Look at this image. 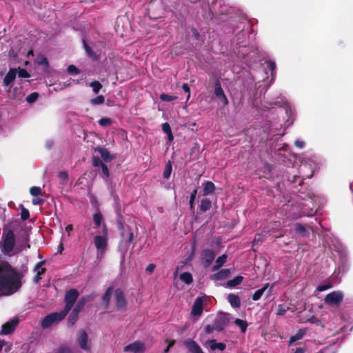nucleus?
Instances as JSON below:
<instances>
[{
    "label": "nucleus",
    "mask_w": 353,
    "mask_h": 353,
    "mask_svg": "<svg viewBox=\"0 0 353 353\" xmlns=\"http://www.w3.org/2000/svg\"><path fill=\"white\" fill-rule=\"evenodd\" d=\"M21 287L19 274L6 262L0 261V295L8 296Z\"/></svg>",
    "instance_id": "1"
},
{
    "label": "nucleus",
    "mask_w": 353,
    "mask_h": 353,
    "mask_svg": "<svg viewBox=\"0 0 353 353\" xmlns=\"http://www.w3.org/2000/svg\"><path fill=\"white\" fill-rule=\"evenodd\" d=\"M1 239L2 241L0 243L1 250L5 255L8 256H14L23 250L30 248L27 240L23 242L21 245H17L15 235L12 230L4 231Z\"/></svg>",
    "instance_id": "2"
},
{
    "label": "nucleus",
    "mask_w": 353,
    "mask_h": 353,
    "mask_svg": "<svg viewBox=\"0 0 353 353\" xmlns=\"http://www.w3.org/2000/svg\"><path fill=\"white\" fill-rule=\"evenodd\" d=\"M319 198L316 196L309 197L299 203V208H301L300 213L292 217V219L298 218L301 216H311L316 211V201Z\"/></svg>",
    "instance_id": "3"
},
{
    "label": "nucleus",
    "mask_w": 353,
    "mask_h": 353,
    "mask_svg": "<svg viewBox=\"0 0 353 353\" xmlns=\"http://www.w3.org/2000/svg\"><path fill=\"white\" fill-rule=\"evenodd\" d=\"M94 243L97 250V256L101 258L108 246V229L105 225H103L102 234L94 237Z\"/></svg>",
    "instance_id": "4"
},
{
    "label": "nucleus",
    "mask_w": 353,
    "mask_h": 353,
    "mask_svg": "<svg viewBox=\"0 0 353 353\" xmlns=\"http://www.w3.org/2000/svg\"><path fill=\"white\" fill-rule=\"evenodd\" d=\"M17 69H10L5 76L3 81V84L6 88L9 97L12 99H20L22 97V95H18L14 93V92L17 91V88L14 89L13 92L10 90L11 85L17 77Z\"/></svg>",
    "instance_id": "5"
},
{
    "label": "nucleus",
    "mask_w": 353,
    "mask_h": 353,
    "mask_svg": "<svg viewBox=\"0 0 353 353\" xmlns=\"http://www.w3.org/2000/svg\"><path fill=\"white\" fill-rule=\"evenodd\" d=\"M68 314L64 310L59 312H53L46 316L41 322L43 328H48L54 324H57L63 319Z\"/></svg>",
    "instance_id": "6"
},
{
    "label": "nucleus",
    "mask_w": 353,
    "mask_h": 353,
    "mask_svg": "<svg viewBox=\"0 0 353 353\" xmlns=\"http://www.w3.org/2000/svg\"><path fill=\"white\" fill-rule=\"evenodd\" d=\"M76 340L83 350L88 352L91 350L92 344L89 336L84 330L81 329L77 332Z\"/></svg>",
    "instance_id": "7"
},
{
    "label": "nucleus",
    "mask_w": 353,
    "mask_h": 353,
    "mask_svg": "<svg viewBox=\"0 0 353 353\" xmlns=\"http://www.w3.org/2000/svg\"><path fill=\"white\" fill-rule=\"evenodd\" d=\"M208 302V297L203 296H199L197 297L193 304L191 314L196 319H199L201 315L202 314L203 308L205 307V305Z\"/></svg>",
    "instance_id": "8"
},
{
    "label": "nucleus",
    "mask_w": 353,
    "mask_h": 353,
    "mask_svg": "<svg viewBox=\"0 0 353 353\" xmlns=\"http://www.w3.org/2000/svg\"><path fill=\"white\" fill-rule=\"evenodd\" d=\"M145 350L146 347L143 342L136 341L126 345L123 348V352L130 353H143Z\"/></svg>",
    "instance_id": "9"
},
{
    "label": "nucleus",
    "mask_w": 353,
    "mask_h": 353,
    "mask_svg": "<svg viewBox=\"0 0 353 353\" xmlns=\"http://www.w3.org/2000/svg\"><path fill=\"white\" fill-rule=\"evenodd\" d=\"M78 296L79 292L74 289L70 290L66 293L65 296V306L63 310L66 312L67 314L71 310Z\"/></svg>",
    "instance_id": "10"
},
{
    "label": "nucleus",
    "mask_w": 353,
    "mask_h": 353,
    "mask_svg": "<svg viewBox=\"0 0 353 353\" xmlns=\"http://www.w3.org/2000/svg\"><path fill=\"white\" fill-rule=\"evenodd\" d=\"M343 299V294L341 291H334L328 294L325 298V302L330 305H338Z\"/></svg>",
    "instance_id": "11"
},
{
    "label": "nucleus",
    "mask_w": 353,
    "mask_h": 353,
    "mask_svg": "<svg viewBox=\"0 0 353 353\" xmlns=\"http://www.w3.org/2000/svg\"><path fill=\"white\" fill-rule=\"evenodd\" d=\"M133 233L131 231H128L126 233H123L122 234V240L120 245V249L123 252V259L124 258V254L128 250L130 243L133 240Z\"/></svg>",
    "instance_id": "12"
},
{
    "label": "nucleus",
    "mask_w": 353,
    "mask_h": 353,
    "mask_svg": "<svg viewBox=\"0 0 353 353\" xmlns=\"http://www.w3.org/2000/svg\"><path fill=\"white\" fill-rule=\"evenodd\" d=\"M19 321L17 319H13L10 321H8L2 325L1 334H9L12 333L15 327H17Z\"/></svg>",
    "instance_id": "13"
},
{
    "label": "nucleus",
    "mask_w": 353,
    "mask_h": 353,
    "mask_svg": "<svg viewBox=\"0 0 353 353\" xmlns=\"http://www.w3.org/2000/svg\"><path fill=\"white\" fill-rule=\"evenodd\" d=\"M183 344L187 347L190 353H204L201 347L192 339H186Z\"/></svg>",
    "instance_id": "14"
},
{
    "label": "nucleus",
    "mask_w": 353,
    "mask_h": 353,
    "mask_svg": "<svg viewBox=\"0 0 353 353\" xmlns=\"http://www.w3.org/2000/svg\"><path fill=\"white\" fill-rule=\"evenodd\" d=\"M215 254L211 250H204L201 253V260L205 267L209 266L214 259Z\"/></svg>",
    "instance_id": "15"
},
{
    "label": "nucleus",
    "mask_w": 353,
    "mask_h": 353,
    "mask_svg": "<svg viewBox=\"0 0 353 353\" xmlns=\"http://www.w3.org/2000/svg\"><path fill=\"white\" fill-rule=\"evenodd\" d=\"M214 94L219 99L220 102L223 105H226L228 104V100L224 94L223 89L221 87V84L219 81L216 82L214 88Z\"/></svg>",
    "instance_id": "16"
},
{
    "label": "nucleus",
    "mask_w": 353,
    "mask_h": 353,
    "mask_svg": "<svg viewBox=\"0 0 353 353\" xmlns=\"http://www.w3.org/2000/svg\"><path fill=\"white\" fill-rule=\"evenodd\" d=\"M45 261H40L37 263L34 268V272L36 273V276L34 279V281L38 283L41 279V275L45 273L46 269L43 267Z\"/></svg>",
    "instance_id": "17"
},
{
    "label": "nucleus",
    "mask_w": 353,
    "mask_h": 353,
    "mask_svg": "<svg viewBox=\"0 0 353 353\" xmlns=\"http://www.w3.org/2000/svg\"><path fill=\"white\" fill-rule=\"evenodd\" d=\"M85 303V301L83 299H81L76 307L73 310L72 312L71 313L70 317H69V323L71 325H73L74 322L77 320L78 313L81 308L83 306Z\"/></svg>",
    "instance_id": "18"
},
{
    "label": "nucleus",
    "mask_w": 353,
    "mask_h": 353,
    "mask_svg": "<svg viewBox=\"0 0 353 353\" xmlns=\"http://www.w3.org/2000/svg\"><path fill=\"white\" fill-rule=\"evenodd\" d=\"M114 296L117 307L119 308L123 307L125 305V300L121 289H117L114 291Z\"/></svg>",
    "instance_id": "19"
},
{
    "label": "nucleus",
    "mask_w": 353,
    "mask_h": 353,
    "mask_svg": "<svg viewBox=\"0 0 353 353\" xmlns=\"http://www.w3.org/2000/svg\"><path fill=\"white\" fill-rule=\"evenodd\" d=\"M212 350H219L223 351L225 349V345L223 343H217L214 339L209 340L207 341Z\"/></svg>",
    "instance_id": "20"
},
{
    "label": "nucleus",
    "mask_w": 353,
    "mask_h": 353,
    "mask_svg": "<svg viewBox=\"0 0 353 353\" xmlns=\"http://www.w3.org/2000/svg\"><path fill=\"white\" fill-rule=\"evenodd\" d=\"M228 300L230 305L234 308H238L241 305V301L237 295L230 294L228 296Z\"/></svg>",
    "instance_id": "21"
},
{
    "label": "nucleus",
    "mask_w": 353,
    "mask_h": 353,
    "mask_svg": "<svg viewBox=\"0 0 353 353\" xmlns=\"http://www.w3.org/2000/svg\"><path fill=\"white\" fill-rule=\"evenodd\" d=\"M230 270L228 269H223L216 274L212 275V279L214 281L223 280L228 276Z\"/></svg>",
    "instance_id": "22"
},
{
    "label": "nucleus",
    "mask_w": 353,
    "mask_h": 353,
    "mask_svg": "<svg viewBox=\"0 0 353 353\" xmlns=\"http://www.w3.org/2000/svg\"><path fill=\"white\" fill-rule=\"evenodd\" d=\"M269 286V283H265L262 288L256 290L252 295V300L254 301L259 300L261 298L263 293L265 292V291L268 290Z\"/></svg>",
    "instance_id": "23"
},
{
    "label": "nucleus",
    "mask_w": 353,
    "mask_h": 353,
    "mask_svg": "<svg viewBox=\"0 0 353 353\" xmlns=\"http://www.w3.org/2000/svg\"><path fill=\"white\" fill-rule=\"evenodd\" d=\"M96 150L99 152V153L101 154V158L105 161H111L112 157L107 149L100 147V148H97Z\"/></svg>",
    "instance_id": "24"
},
{
    "label": "nucleus",
    "mask_w": 353,
    "mask_h": 353,
    "mask_svg": "<svg viewBox=\"0 0 353 353\" xmlns=\"http://www.w3.org/2000/svg\"><path fill=\"white\" fill-rule=\"evenodd\" d=\"M215 190L214 184L211 181H206L203 188V193L205 195L210 194Z\"/></svg>",
    "instance_id": "25"
},
{
    "label": "nucleus",
    "mask_w": 353,
    "mask_h": 353,
    "mask_svg": "<svg viewBox=\"0 0 353 353\" xmlns=\"http://www.w3.org/2000/svg\"><path fill=\"white\" fill-rule=\"evenodd\" d=\"M180 280L185 284H190L192 282V276L189 272H183L179 276Z\"/></svg>",
    "instance_id": "26"
},
{
    "label": "nucleus",
    "mask_w": 353,
    "mask_h": 353,
    "mask_svg": "<svg viewBox=\"0 0 353 353\" xmlns=\"http://www.w3.org/2000/svg\"><path fill=\"white\" fill-rule=\"evenodd\" d=\"M112 288H109L103 296V302L105 307H108L112 296Z\"/></svg>",
    "instance_id": "27"
},
{
    "label": "nucleus",
    "mask_w": 353,
    "mask_h": 353,
    "mask_svg": "<svg viewBox=\"0 0 353 353\" xmlns=\"http://www.w3.org/2000/svg\"><path fill=\"white\" fill-rule=\"evenodd\" d=\"M211 207V202L209 199H203L201 201L200 209L205 212L209 210Z\"/></svg>",
    "instance_id": "28"
},
{
    "label": "nucleus",
    "mask_w": 353,
    "mask_h": 353,
    "mask_svg": "<svg viewBox=\"0 0 353 353\" xmlns=\"http://www.w3.org/2000/svg\"><path fill=\"white\" fill-rule=\"evenodd\" d=\"M243 281V277L241 276H237L232 280L228 281L227 285L229 287H235L239 285Z\"/></svg>",
    "instance_id": "29"
},
{
    "label": "nucleus",
    "mask_w": 353,
    "mask_h": 353,
    "mask_svg": "<svg viewBox=\"0 0 353 353\" xmlns=\"http://www.w3.org/2000/svg\"><path fill=\"white\" fill-rule=\"evenodd\" d=\"M89 85L92 88V91L94 94H98L102 88V85L97 81H92Z\"/></svg>",
    "instance_id": "30"
},
{
    "label": "nucleus",
    "mask_w": 353,
    "mask_h": 353,
    "mask_svg": "<svg viewBox=\"0 0 353 353\" xmlns=\"http://www.w3.org/2000/svg\"><path fill=\"white\" fill-rule=\"evenodd\" d=\"M227 259V255L223 254L222 256L217 258L216 260V265L214 266V269L216 270L223 265Z\"/></svg>",
    "instance_id": "31"
},
{
    "label": "nucleus",
    "mask_w": 353,
    "mask_h": 353,
    "mask_svg": "<svg viewBox=\"0 0 353 353\" xmlns=\"http://www.w3.org/2000/svg\"><path fill=\"white\" fill-rule=\"evenodd\" d=\"M234 323L238 327H240L243 333L245 332L248 327V323H246V321L239 319H235Z\"/></svg>",
    "instance_id": "32"
},
{
    "label": "nucleus",
    "mask_w": 353,
    "mask_h": 353,
    "mask_svg": "<svg viewBox=\"0 0 353 353\" xmlns=\"http://www.w3.org/2000/svg\"><path fill=\"white\" fill-rule=\"evenodd\" d=\"M296 232L303 236H305L309 234V232L301 224H296L295 228Z\"/></svg>",
    "instance_id": "33"
},
{
    "label": "nucleus",
    "mask_w": 353,
    "mask_h": 353,
    "mask_svg": "<svg viewBox=\"0 0 353 353\" xmlns=\"http://www.w3.org/2000/svg\"><path fill=\"white\" fill-rule=\"evenodd\" d=\"M103 216L100 212L95 213L93 215V221L97 227H99L101 225Z\"/></svg>",
    "instance_id": "34"
},
{
    "label": "nucleus",
    "mask_w": 353,
    "mask_h": 353,
    "mask_svg": "<svg viewBox=\"0 0 353 353\" xmlns=\"http://www.w3.org/2000/svg\"><path fill=\"white\" fill-rule=\"evenodd\" d=\"M105 101L104 97L102 95H99L95 98H93L90 100V103L93 105H97L102 104Z\"/></svg>",
    "instance_id": "35"
},
{
    "label": "nucleus",
    "mask_w": 353,
    "mask_h": 353,
    "mask_svg": "<svg viewBox=\"0 0 353 353\" xmlns=\"http://www.w3.org/2000/svg\"><path fill=\"white\" fill-rule=\"evenodd\" d=\"M172 164L170 161H168L163 171V177L165 179H168L170 177L172 173Z\"/></svg>",
    "instance_id": "36"
},
{
    "label": "nucleus",
    "mask_w": 353,
    "mask_h": 353,
    "mask_svg": "<svg viewBox=\"0 0 353 353\" xmlns=\"http://www.w3.org/2000/svg\"><path fill=\"white\" fill-rule=\"evenodd\" d=\"M288 310L289 307L283 304L279 305L276 310V314L279 316H282L285 314Z\"/></svg>",
    "instance_id": "37"
},
{
    "label": "nucleus",
    "mask_w": 353,
    "mask_h": 353,
    "mask_svg": "<svg viewBox=\"0 0 353 353\" xmlns=\"http://www.w3.org/2000/svg\"><path fill=\"white\" fill-rule=\"evenodd\" d=\"M17 75H18L19 77H20V78L30 77L29 73L25 69L19 68L18 69H17Z\"/></svg>",
    "instance_id": "38"
},
{
    "label": "nucleus",
    "mask_w": 353,
    "mask_h": 353,
    "mask_svg": "<svg viewBox=\"0 0 353 353\" xmlns=\"http://www.w3.org/2000/svg\"><path fill=\"white\" fill-rule=\"evenodd\" d=\"M99 123L103 127H106L110 125L112 121L110 118H102L99 121Z\"/></svg>",
    "instance_id": "39"
},
{
    "label": "nucleus",
    "mask_w": 353,
    "mask_h": 353,
    "mask_svg": "<svg viewBox=\"0 0 353 353\" xmlns=\"http://www.w3.org/2000/svg\"><path fill=\"white\" fill-rule=\"evenodd\" d=\"M39 97V94L37 92H32L30 95L26 97V101L29 103H32L34 102Z\"/></svg>",
    "instance_id": "40"
},
{
    "label": "nucleus",
    "mask_w": 353,
    "mask_h": 353,
    "mask_svg": "<svg viewBox=\"0 0 353 353\" xmlns=\"http://www.w3.org/2000/svg\"><path fill=\"white\" fill-rule=\"evenodd\" d=\"M83 42L84 48H85V50L87 54L90 57L94 58L96 57V55L92 51L91 48L85 43V41L84 40L83 41Z\"/></svg>",
    "instance_id": "41"
},
{
    "label": "nucleus",
    "mask_w": 353,
    "mask_h": 353,
    "mask_svg": "<svg viewBox=\"0 0 353 353\" xmlns=\"http://www.w3.org/2000/svg\"><path fill=\"white\" fill-rule=\"evenodd\" d=\"M160 99L163 101H171L176 99V97L162 94L160 95Z\"/></svg>",
    "instance_id": "42"
},
{
    "label": "nucleus",
    "mask_w": 353,
    "mask_h": 353,
    "mask_svg": "<svg viewBox=\"0 0 353 353\" xmlns=\"http://www.w3.org/2000/svg\"><path fill=\"white\" fill-rule=\"evenodd\" d=\"M266 64H267V67L269 68V70L271 71L272 72V79H274V71L276 68V65H275V63L272 61H268L266 62Z\"/></svg>",
    "instance_id": "43"
},
{
    "label": "nucleus",
    "mask_w": 353,
    "mask_h": 353,
    "mask_svg": "<svg viewBox=\"0 0 353 353\" xmlns=\"http://www.w3.org/2000/svg\"><path fill=\"white\" fill-rule=\"evenodd\" d=\"M30 192L32 196H36L41 194V190L39 187L34 186L30 188Z\"/></svg>",
    "instance_id": "44"
},
{
    "label": "nucleus",
    "mask_w": 353,
    "mask_h": 353,
    "mask_svg": "<svg viewBox=\"0 0 353 353\" xmlns=\"http://www.w3.org/2000/svg\"><path fill=\"white\" fill-rule=\"evenodd\" d=\"M303 334L299 332L296 335L291 336L290 339V343L292 344L294 341L301 339L303 337Z\"/></svg>",
    "instance_id": "45"
},
{
    "label": "nucleus",
    "mask_w": 353,
    "mask_h": 353,
    "mask_svg": "<svg viewBox=\"0 0 353 353\" xmlns=\"http://www.w3.org/2000/svg\"><path fill=\"white\" fill-rule=\"evenodd\" d=\"M68 72L70 74H78L79 70L74 65H70L68 68Z\"/></svg>",
    "instance_id": "46"
},
{
    "label": "nucleus",
    "mask_w": 353,
    "mask_h": 353,
    "mask_svg": "<svg viewBox=\"0 0 353 353\" xmlns=\"http://www.w3.org/2000/svg\"><path fill=\"white\" fill-rule=\"evenodd\" d=\"M30 216L29 211L23 208L21 212V217L23 220H27Z\"/></svg>",
    "instance_id": "47"
},
{
    "label": "nucleus",
    "mask_w": 353,
    "mask_h": 353,
    "mask_svg": "<svg viewBox=\"0 0 353 353\" xmlns=\"http://www.w3.org/2000/svg\"><path fill=\"white\" fill-rule=\"evenodd\" d=\"M162 130L165 133H170L172 132L170 125L168 123H164L162 124Z\"/></svg>",
    "instance_id": "48"
},
{
    "label": "nucleus",
    "mask_w": 353,
    "mask_h": 353,
    "mask_svg": "<svg viewBox=\"0 0 353 353\" xmlns=\"http://www.w3.org/2000/svg\"><path fill=\"white\" fill-rule=\"evenodd\" d=\"M332 288L330 284L320 285L317 287L316 290L319 292L327 290Z\"/></svg>",
    "instance_id": "49"
},
{
    "label": "nucleus",
    "mask_w": 353,
    "mask_h": 353,
    "mask_svg": "<svg viewBox=\"0 0 353 353\" xmlns=\"http://www.w3.org/2000/svg\"><path fill=\"white\" fill-rule=\"evenodd\" d=\"M37 63L39 65H45V66H48V60L45 57H41V58L37 59Z\"/></svg>",
    "instance_id": "50"
},
{
    "label": "nucleus",
    "mask_w": 353,
    "mask_h": 353,
    "mask_svg": "<svg viewBox=\"0 0 353 353\" xmlns=\"http://www.w3.org/2000/svg\"><path fill=\"white\" fill-rule=\"evenodd\" d=\"M59 353H73V352L70 347L63 346L59 348Z\"/></svg>",
    "instance_id": "51"
},
{
    "label": "nucleus",
    "mask_w": 353,
    "mask_h": 353,
    "mask_svg": "<svg viewBox=\"0 0 353 353\" xmlns=\"http://www.w3.org/2000/svg\"><path fill=\"white\" fill-rule=\"evenodd\" d=\"M101 168L103 174L105 176V178H108L109 176V170L108 167L105 164L102 163Z\"/></svg>",
    "instance_id": "52"
},
{
    "label": "nucleus",
    "mask_w": 353,
    "mask_h": 353,
    "mask_svg": "<svg viewBox=\"0 0 353 353\" xmlns=\"http://www.w3.org/2000/svg\"><path fill=\"white\" fill-rule=\"evenodd\" d=\"M196 190H194L193 191V192H192L191 196H190V205L191 208L193 207V203H194V199L196 198Z\"/></svg>",
    "instance_id": "53"
},
{
    "label": "nucleus",
    "mask_w": 353,
    "mask_h": 353,
    "mask_svg": "<svg viewBox=\"0 0 353 353\" xmlns=\"http://www.w3.org/2000/svg\"><path fill=\"white\" fill-rule=\"evenodd\" d=\"M155 269V265L153 264V263H151V264H149L145 270L147 272H148L149 274H151L152 272H153V271Z\"/></svg>",
    "instance_id": "54"
},
{
    "label": "nucleus",
    "mask_w": 353,
    "mask_h": 353,
    "mask_svg": "<svg viewBox=\"0 0 353 353\" xmlns=\"http://www.w3.org/2000/svg\"><path fill=\"white\" fill-rule=\"evenodd\" d=\"M182 88H183V90L186 93H188V99L190 98V90L189 86L188 85V84L184 83V84L182 85Z\"/></svg>",
    "instance_id": "55"
},
{
    "label": "nucleus",
    "mask_w": 353,
    "mask_h": 353,
    "mask_svg": "<svg viewBox=\"0 0 353 353\" xmlns=\"http://www.w3.org/2000/svg\"><path fill=\"white\" fill-rule=\"evenodd\" d=\"M103 163L101 162V159L99 157H94L93 159V165L94 166H101V164Z\"/></svg>",
    "instance_id": "56"
},
{
    "label": "nucleus",
    "mask_w": 353,
    "mask_h": 353,
    "mask_svg": "<svg viewBox=\"0 0 353 353\" xmlns=\"http://www.w3.org/2000/svg\"><path fill=\"white\" fill-rule=\"evenodd\" d=\"M295 145L299 148H303L305 145V142L303 141L297 140L295 141Z\"/></svg>",
    "instance_id": "57"
},
{
    "label": "nucleus",
    "mask_w": 353,
    "mask_h": 353,
    "mask_svg": "<svg viewBox=\"0 0 353 353\" xmlns=\"http://www.w3.org/2000/svg\"><path fill=\"white\" fill-rule=\"evenodd\" d=\"M59 176L63 180H65L68 178V174L66 172H61Z\"/></svg>",
    "instance_id": "58"
},
{
    "label": "nucleus",
    "mask_w": 353,
    "mask_h": 353,
    "mask_svg": "<svg viewBox=\"0 0 353 353\" xmlns=\"http://www.w3.org/2000/svg\"><path fill=\"white\" fill-rule=\"evenodd\" d=\"M261 240V234H256V235L255 236L254 239V241H253V243H257V242L260 241Z\"/></svg>",
    "instance_id": "59"
},
{
    "label": "nucleus",
    "mask_w": 353,
    "mask_h": 353,
    "mask_svg": "<svg viewBox=\"0 0 353 353\" xmlns=\"http://www.w3.org/2000/svg\"><path fill=\"white\" fill-rule=\"evenodd\" d=\"M205 330L207 333H210V332H212L213 327L211 325H208L205 326Z\"/></svg>",
    "instance_id": "60"
},
{
    "label": "nucleus",
    "mask_w": 353,
    "mask_h": 353,
    "mask_svg": "<svg viewBox=\"0 0 353 353\" xmlns=\"http://www.w3.org/2000/svg\"><path fill=\"white\" fill-rule=\"evenodd\" d=\"M73 229V226L72 225H68L66 227H65V231L69 234L70 231H72Z\"/></svg>",
    "instance_id": "61"
},
{
    "label": "nucleus",
    "mask_w": 353,
    "mask_h": 353,
    "mask_svg": "<svg viewBox=\"0 0 353 353\" xmlns=\"http://www.w3.org/2000/svg\"><path fill=\"white\" fill-rule=\"evenodd\" d=\"M167 135H168V140H169L170 141H173V139H174V137H173V135H172V132H170V133H168V134H167Z\"/></svg>",
    "instance_id": "62"
},
{
    "label": "nucleus",
    "mask_w": 353,
    "mask_h": 353,
    "mask_svg": "<svg viewBox=\"0 0 353 353\" xmlns=\"http://www.w3.org/2000/svg\"><path fill=\"white\" fill-rule=\"evenodd\" d=\"M174 343H175V341H174V340H172L171 341H169L168 342V348L172 347L174 345Z\"/></svg>",
    "instance_id": "63"
},
{
    "label": "nucleus",
    "mask_w": 353,
    "mask_h": 353,
    "mask_svg": "<svg viewBox=\"0 0 353 353\" xmlns=\"http://www.w3.org/2000/svg\"><path fill=\"white\" fill-rule=\"evenodd\" d=\"M294 353H304V350L302 348H297Z\"/></svg>",
    "instance_id": "64"
}]
</instances>
